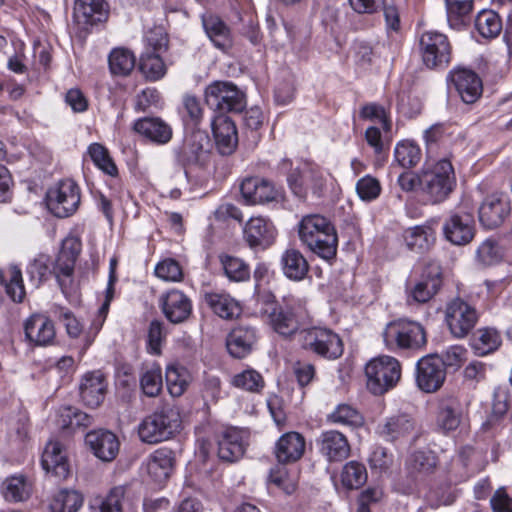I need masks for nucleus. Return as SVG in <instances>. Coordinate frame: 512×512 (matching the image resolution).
Instances as JSON below:
<instances>
[{
  "label": "nucleus",
  "instance_id": "obj_1",
  "mask_svg": "<svg viewBox=\"0 0 512 512\" xmlns=\"http://www.w3.org/2000/svg\"><path fill=\"white\" fill-rule=\"evenodd\" d=\"M297 227L299 240L309 251L326 261L335 258L338 236L328 218L320 214H308L302 217Z\"/></svg>",
  "mask_w": 512,
  "mask_h": 512
},
{
  "label": "nucleus",
  "instance_id": "obj_2",
  "mask_svg": "<svg viewBox=\"0 0 512 512\" xmlns=\"http://www.w3.org/2000/svg\"><path fill=\"white\" fill-rule=\"evenodd\" d=\"M455 186L456 176L449 159H440L422 169V194L428 203L444 202Z\"/></svg>",
  "mask_w": 512,
  "mask_h": 512
},
{
  "label": "nucleus",
  "instance_id": "obj_3",
  "mask_svg": "<svg viewBox=\"0 0 512 512\" xmlns=\"http://www.w3.org/2000/svg\"><path fill=\"white\" fill-rule=\"evenodd\" d=\"M382 337L385 347L390 351L419 350L427 343L424 327L419 322L407 319L389 322Z\"/></svg>",
  "mask_w": 512,
  "mask_h": 512
},
{
  "label": "nucleus",
  "instance_id": "obj_4",
  "mask_svg": "<svg viewBox=\"0 0 512 512\" xmlns=\"http://www.w3.org/2000/svg\"><path fill=\"white\" fill-rule=\"evenodd\" d=\"M180 427L179 411L166 407L146 416L138 426V435L144 443L157 444L170 439Z\"/></svg>",
  "mask_w": 512,
  "mask_h": 512
},
{
  "label": "nucleus",
  "instance_id": "obj_5",
  "mask_svg": "<svg viewBox=\"0 0 512 512\" xmlns=\"http://www.w3.org/2000/svg\"><path fill=\"white\" fill-rule=\"evenodd\" d=\"M402 366L398 359L381 355L365 366L367 388L374 395H382L393 389L401 379Z\"/></svg>",
  "mask_w": 512,
  "mask_h": 512
},
{
  "label": "nucleus",
  "instance_id": "obj_6",
  "mask_svg": "<svg viewBox=\"0 0 512 512\" xmlns=\"http://www.w3.org/2000/svg\"><path fill=\"white\" fill-rule=\"evenodd\" d=\"M303 349L327 360H336L344 352V344L340 336L333 330L324 327H312L299 333Z\"/></svg>",
  "mask_w": 512,
  "mask_h": 512
},
{
  "label": "nucleus",
  "instance_id": "obj_7",
  "mask_svg": "<svg viewBox=\"0 0 512 512\" xmlns=\"http://www.w3.org/2000/svg\"><path fill=\"white\" fill-rule=\"evenodd\" d=\"M206 105L216 115L241 112L245 107L244 94L231 82L215 81L205 89Z\"/></svg>",
  "mask_w": 512,
  "mask_h": 512
},
{
  "label": "nucleus",
  "instance_id": "obj_8",
  "mask_svg": "<svg viewBox=\"0 0 512 512\" xmlns=\"http://www.w3.org/2000/svg\"><path fill=\"white\" fill-rule=\"evenodd\" d=\"M331 175L315 165H307L301 171H293L287 177L288 185L297 197L304 199L308 192L320 197L327 187Z\"/></svg>",
  "mask_w": 512,
  "mask_h": 512
},
{
  "label": "nucleus",
  "instance_id": "obj_9",
  "mask_svg": "<svg viewBox=\"0 0 512 512\" xmlns=\"http://www.w3.org/2000/svg\"><path fill=\"white\" fill-rule=\"evenodd\" d=\"M265 302L271 307L265 310L269 324L275 332L282 336H291L299 328L300 304L284 299L282 304L274 303V296L267 294Z\"/></svg>",
  "mask_w": 512,
  "mask_h": 512
},
{
  "label": "nucleus",
  "instance_id": "obj_10",
  "mask_svg": "<svg viewBox=\"0 0 512 512\" xmlns=\"http://www.w3.org/2000/svg\"><path fill=\"white\" fill-rule=\"evenodd\" d=\"M423 64L430 69L445 68L451 60V46L446 35L427 31L419 40Z\"/></svg>",
  "mask_w": 512,
  "mask_h": 512
},
{
  "label": "nucleus",
  "instance_id": "obj_11",
  "mask_svg": "<svg viewBox=\"0 0 512 512\" xmlns=\"http://www.w3.org/2000/svg\"><path fill=\"white\" fill-rule=\"evenodd\" d=\"M80 204V189L71 179L60 181L47 192V205L59 218L69 217L76 212Z\"/></svg>",
  "mask_w": 512,
  "mask_h": 512
},
{
  "label": "nucleus",
  "instance_id": "obj_12",
  "mask_svg": "<svg viewBox=\"0 0 512 512\" xmlns=\"http://www.w3.org/2000/svg\"><path fill=\"white\" fill-rule=\"evenodd\" d=\"M478 321L476 309L461 298H454L446 304L445 322L450 333L456 338H464Z\"/></svg>",
  "mask_w": 512,
  "mask_h": 512
},
{
  "label": "nucleus",
  "instance_id": "obj_13",
  "mask_svg": "<svg viewBox=\"0 0 512 512\" xmlns=\"http://www.w3.org/2000/svg\"><path fill=\"white\" fill-rule=\"evenodd\" d=\"M209 138L202 131H193L185 136L181 146L174 149L176 161L186 168L203 164L208 156Z\"/></svg>",
  "mask_w": 512,
  "mask_h": 512
},
{
  "label": "nucleus",
  "instance_id": "obj_14",
  "mask_svg": "<svg viewBox=\"0 0 512 512\" xmlns=\"http://www.w3.org/2000/svg\"><path fill=\"white\" fill-rule=\"evenodd\" d=\"M376 431L385 441H404L414 438L417 433V424L411 415L397 413L384 418L378 424Z\"/></svg>",
  "mask_w": 512,
  "mask_h": 512
},
{
  "label": "nucleus",
  "instance_id": "obj_15",
  "mask_svg": "<svg viewBox=\"0 0 512 512\" xmlns=\"http://www.w3.org/2000/svg\"><path fill=\"white\" fill-rule=\"evenodd\" d=\"M446 371L443 362L436 355L421 358L416 366V382L418 387L427 393L437 391L444 383Z\"/></svg>",
  "mask_w": 512,
  "mask_h": 512
},
{
  "label": "nucleus",
  "instance_id": "obj_16",
  "mask_svg": "<svg viewBox=\"0 0 512 512\" xmlns=\"http://www.w3.org/2000/svg\"><path fill=\"white\" fill-rule=\"evenodd\" d=\"M441 286V266L436 261H429L425 265L419 280L411 288L409 298L417 303H426L438 293Z\"/></svg>",
  "mask_w": 512,
  "mask_h": 512
},
{
  "label": "nucleus",
  "instance_id": "obj_17",
  "mask_svg": "<svg viewBox=\"0 0 512 512\" xmlns=\"http://www.w3.org/2000/svg\"><path fill=\"white\" fill-rule=\"evenodd\" d=\"M443 234L453 245L463 246L470 243L475 235L473 214L466 211L453 213L443 225Z\"/></svg>",
  "mask_w": 512,
  "mask_h": 512
},
{
  "label": "nucleus",
  "instance_id": "obj_18",
  "mask_svg": "<svg viewBox=\"0 0 512 512\" xmlns=\"http://www.w3.org/2000/svg\"><path fill=\"white\" fill-rule=\"evenodd\" d=\"M158 302L166 319L173 324L185 322L192 314V301L181 290L171 289L162 293Z\"/></svg>",
  "mask_w": 512,
  "mask_h": 512
},
{
  "label": "nucleus",
  "instance_id": "obj_19",
  "mask_svg": "<svg viewBox=\"0 0 512 512\" xmlns=\"http://www.w3.org/2000/svg\"><path fill=\"white\" fill-rule=\"evenodd\" d=\"M240 191L248 204H264L282 201V193L272 182L260 178L249 177L242 181Z\"/></svg>",
  "mask_w": 512,
  "mask_h": 512
},
{
  "label": "nucleus",
  "instance_id": "obj_20",
  "mask_svg": "<svg viewBox=\"0 0 512 512\" xmlns=\"http://www.w3.org/2000/svg\"><path fill=\"white\" fill-rule=\"evenodd\" d=\"M85 443L92 453L104 462L116 458L120 448L118 437L105 429L92 430L85 436Z\"/></svg>",
  "mask_w": 512,
  "mask_h": 512
},
{
  "label": "nucleus",
  "instance_id": "obj_21",
  "mask_svg": "<svg viewBox=\"0 0 512 512\" xmlns=\"http://www.w3.org/2000/svg\"><path fill=\"white\" fill-rule=\"evenodd\" d=\"M510 211L509 199L503 194L495 193L488 196L480 206L479 221L484 227L493 229L504 222Z\"/></svg>",
  "mask_w": 512,
  "mask_h": 512
},
{
  "label": "nucleus",
  "instance_id": "obj_22",
  "mask_svg": "<svg viewBox=\"0 0 512 512\" xmlns=\"http://www.w3.org/2000/svg\"><path fill=\"white\" fill-rule=\"evenodd\" d=\"M319 452L329 462H340L350 455L347 437L334 429L323 431L317 440Z\"/></svg>",
  "mask_w": 512,
  "mask_h": 512
},
{
  "label": "nucleus",
  "instance_id": "obj_23",
  "mask_svg": "<svg viewBox=\"0 0 512 512\" xmlns=\"http://www.w3.org/2000/svg\"><path fill=\"white\" fill-rule=\"evenodd\" d=\"M211 128L218 151L222 155L233 153L238 143L234 122L227 115H215L211 120Z\"/></svg>",
  "mask_w": 512,
  "mask_h": 512
},
{
  "label": "nucleus",
  "instance_id": "obj_24",
  "mask_svg": "<svg viewBox=\"0 0 512 512\" xmlns=\"http://www.w3.org/2000/svg\"><path fill=\"white\" fill-rule=\"evenodd\" d=\"M449 79L464 103H474L480 97L482 82L475 72L457 69L450 72Z\"/></svg>",
  "mask_w": 512,
  "mask_h": 512
},
{
  "label": "nucleus",
  "instance_id": "obj_25",
  "mask_svg": "<svg viewBox=\"0 0 512 512\" xmlns=\"http://www.w3.org/2000/svg\"><path fill=\"white\" fill-rule=\"evenodd\" d=\"M25 336L37 346H47L53 343L56 331L53 321L44 314H33L25 322Z\"/></svg>",
  "mask_w": 512,
  "mask_h": 512
},
{
  "label": "nucleus",
  "instance_id": "obj_26",
  "mask_svg": "<svg viewBox=\"0 0 512 512\" xmlns=\"http://www.w3.org/2000/svg\"><path fill=\"white\" fill-rule=\"evenodd\" d=\"M175 465L174 452L166 447L151 453L145 461V469L152 481L165 482L171 475Z\"/></svg>",
  "mask_w": 512,
  "mask_h": 512
},
{
  "label": "nucleus",
  "instance_id": "obj_27",
  "mask_svg": "<svg viewBox=\"0 0 512 512\" xmlns=\"http://www.w3.org/2000/svg\"><path fill=\"white\" fill-rule=\"evenodd\" d=\"M257 340V330L254 327L239 325L229 333L226 346L231 356L241 359L253 351Z\"/></svg>",
  "mask_w": 512,
  "mask_h": 512
},
{
  "label": "nucleus",
  "instance_id": "obj_28",
  "mask_svg": "<svg viewBox=\"0 0 512 512\" xmlns=\"http://www.w3.org/2000/svg\"><path fill=\"white\" fill-rule=\"evenodd\" d=\"M247 433L238 428H228L218 442V456L227 462L239 460L245 452Z\"/></svg>",
  "mask_w": 512,
  "mask_h": 512
},
{
  "label": "nucleus",
  "instance_id": "obj_29",
  "mask_svg": "<svg viewBox=\"0 0 512 512\" xmlns=\"http://www.w3.org/2000/svg\"><path fill=\"white\" fill-rule=\"evenodd\" d=\"M435 220H429L422 225L407 228L404 240L409 250L424 253L431 249L436 241Z\"/></svg>",
  "mask_w": 512,
  "mask_h": 512
},
{
  "label": "nucleus",
  "instance_id": "obj_30",
  "mask_svg": "<svg viewBox=\"0 0 512 512\" xmlns=\"http://www.w3.org/2000/svg\"><path fill=\"white\" fill-rule=\"evenodd\" d=\"M41 464L47 473L59 479H65L69 474V464L60 442L50 440L43 451Z\"/></svg>",
  "mask_w": 512,
  "mask_h": 512
},
{
  "label": "nucleus",
  "instance_id": "obj_31",
  "mask_svg": "<svg viewBox=\"0 0 512 512\" xmlns=\"http://www.w3.org/2000/svg\"><path fill=\"white\" fill-rule=\"evenodd\" d=\"M305 451V439L298 432H287L276 442L274 454L279 463L298 461Z\"/></svg>",
  "mask_w": 512,
  "mask_h": 512
},
{
  "label": "nucleus",
  "instance_id": "obj_32",
  "mask_svg": "<svg viewBox=\"0 0 512 512\" xmlns=\"http://www.w3.org/2000/svg\"><path fill=\"white\" fill-rule=\"evenodd\" d=\"M133 128L137 133L157 144L168 143L173 134L171 126L158 117L138 119Z\"/></svg>",
  "mask_w": 512,
  "mask_h": 512
},
{
  "label": "nucleus",
  "instance_id": "obj_33",
  "mask_svg": "<svg viewBox=\"0 0 512 512\" xmlns=\"http://www.w3.org/2000/svg\"><path fill=\"white\" fill-rule=\"evenodd\" d=\"M73 16L83 26H92L107 18L104 0H75Z\"/></svg>",
  "mask_w": 512,
  "mask_h": 512
},
{
  "label": "nucleus",
  "instance_id": "obj_34",
  "mask_svg": "<svg viewBox=\"0 0 512 512\" xmlns=\"http://www.w3.org/2000/svg\"><path fill=\"white\" fill-rule=\"evenodd\" d=\"M244 238L250 247L269 245L275 237L271 222L263 217H251L244 227Z\"/></svg>",
  "mask_w": 512,
  "mask_h": 512
},
{
  "label": "nucleus",
  "instance_id": "obj_35",
  "mask_svg": "<svg viewBox=\"0 0 512 512\" xmlns=\"http://www.w3.org/2000/svg\"><path fill=\"white\" fill-rule=\"evenodd\" d=\"M462 421V408L459 400L449 396L441 400L437 412V427L444 433L455 431Z\"/></svg>",
  "mask_w": 512,
  "mask_h": 512
},
{
  "label": "nucleus",
  "instance_id": "obj_36",
  "mask_svg": "<svg viewBox=\"0 0 512 512\" xmlns=\"http://www.w3.org/2000/svg\"><path fill=\"white\" fill-rule=\"evenodd\" d=\"M280 266L283 274L293 281L303 280L309 272L307 259L295 248H288L282 253Z\"/></svg>",
  "mask_w": 512,
  "mask_h": 512
},
{
  "label": "nucleus",
  "instance_id": "obj_37",
  "mask_svg": "<svg viewBox=\"0 0 512 512\" xmlns=\"http://www.w3.org/2000/svg\"><path fill=\"white\" fill-rule=\"evenodd\" d=\"M204 301L217 316L226 320L239 316L242 310L239 302L224 292H207Z\"/></svg>",
  "mask_w": 512,
  "mask_h": 512
},
{
  "label": "nucleus",
  "instance_id": "obj_38",
  "mask_svg": "<svg viewBox=\"0 0 512 512\" xmlns=\"http://www.w3.org/2000/svg\"><path fill=\"white\" fill-rule=\"evenodd\" d=\"M202 24L207 36L216 48L226 51L232 47L230 30L218 16L205 15L202 18Z\"/></svg>",
  "mask_w": 512,
  "mask_h": 512
},
{
  "label": "nucleus",
  "instance_id": "obj_39",
  "mask_svg": "<svg viewBox=\"0 0 512 512\" xmlns=\"http://www.w3.org/2000/svg\"><path fill=\"white\" fill-rule=\"evenodd\" d=\"M105 393L103 375L100 372L88 373L80 384V396L82 401L90 407L99 406Z\"/></svg>",
  "mask_w": 512,
  "mask_h": 512
},
{
  "label": "nucleus",
  "instance_id": "obj_40",
  "mask_svg": "<svg viewBox=\"0 0 512 512\" xmlns=\"http://www.w3.org/2000/svg\"><path fill=\"white\" fill-rule=\"evenodd\" d=\"M471 345L477 355L485 356L499 348L501 335L494 328H481L474 334Z\"/></svg>",
  "mask_w": 512,
  "mask_h": 512
},
{
  "label": "nucleus",
  "instance_id": "obj_41",
  "mask_svg": "<svg viewBox=\"0 0 512 512\" xmlns=\"http://www.w3.org/2000/svg\"><path fill=\"white\" fill-rule=\"evenodd\" d=\"M165 377L168 391L173 397L181 396L192 381L190 372L185 367L175 364L167 366Z\"/></svg>",
  "mask_w": 512,
  "mask_h": 512
},
{
  "label": "nucleus",
  "instance_id": "obj_42",
  "mask_svg": "<svg viewBox=\"0 0 512 512\" xmlns=\"http://www.w3.org/2000/svg\"><path fill=\"white\" fill-rule=\"evenodd\" d=\"M327 421L335 424L346 426L350 428H358L364 425V417L353 406L342 403L335 407V409L328 414Z\"/></svg>",
  "mask_w": 512,
  "mask_h": 512
},
{
  "label": "nucleus",
  "instance_id": "obj_43",
  "mask_svg": "<svg viewBox=\"0 0 512 512\" xmlns=\"http://www.w3.org/2000/svg\"><path fill=\"white\" fill-rule=\"evenodd\" d=\"M32 492V484L22 474L13 475L5 480L3 495L10 502H22L27 500Z\"/></svg>",
  "mask_w": 512,
  "mask_h": 512
},
{
  "label": "nucleus",
  "instance_id": "obj_44",
  "mask_svg": "<svg viewBox=\"0 0 512 512\" xmlns=\"http://www.w3.org/2000/svg\"><path fill=\"white\" fill-rule=\"evenodd\" d=\"M421 149L414 141L403 140L394 148V160L402 168L415 167L421 160Z\"/></svg>",
  "mask_w": 512,
  "mask_h": 512
},
{
  "label": "nucleus",
  "instance_id": "obj_45",
  "mask_svg": "<svg viewBox=\"0 0 512 512\" xmlns=\"http://www.w3.org/2000/svg\"><path fill=\"white\" fill-rule=\"evenodd\" d=\"M134 54L125 48L113 49L108 57L109 69L113 75L127 76L135 67Z\"/></svg>",
  "mask_w": 512,
  "mask_h": 512
},
{
  "label": "nucleus",
  "instance_id": "obj_46",
  "mask_svg": "<svg viewBox=\"0 0 512 512\" xmlns=\"http://www.w3.org/2000/svg\"><path fill=\"white\" fill-rule=\"evenodd\" d=\"M163 386L161 367L152 363L145 366L140 376V387L148 397H157Z\"/></svg>",
  "mask_w": 512,
  "mask_h": 512
},
{
  "label": "nucleus",
  "instance_id": "obj_47",
  "mask_svg": "<svg viewBox=\"0 0 512 512\" xmlns=\"http://www.w3.org/2000/svg\"><path fill=\"white\" fill-rule=\"evenodd\" d=\"M139 69L151 81L159 80L166 73V66L159 52L144 51L140 56Z\"/></svg>",
  "mask_w": 512,
  "mask_h": 512
},
{
  "label": "nucleus",
  "instance_id": "obj_48",
  "mask_svg": "<svg viewBox=\"0 0 512 512\" xmlns=\"http://www.w3.org/2000/svg\"><path fill=\"white\" fill-rule=\"evenodd\" d=\"M83 504L82 495L75 490H61L57 492L51 503L52 512H77Z\"/></svg>",
  "mask_w": 512,
  "mask_h": 512
},
{
  "label": "nucleus",
  "instance_id": "obj_49",
  "mask_svg": "<svg viewBox=\"0 0 512 512\" xmlns=\"http://www.w3.org/2000/svg\"><path fill=\"white\" fill-rule=\"evenodd\" d=\"M368 475L364 464L352 460L347 462L341 472V482L348 489H358L367 481Z\"/></svg>",
  "mask_w": 512,
  "mask_h": 512
},
{
  "label": "nucleus",
  "instance_id": "obj_50",
  "mask_svg": "<svg viewBox=\"0 0 512 512\" xmlns=\"http://www.w3.org/2000/svg\"><path fill=\"white\" fill-rule=\"evenodd\" d=\"M475 27L484 38H494L502 30L499 15L492 10H482L475 19Z\"/></svg>",
  "mask_w": 512,
  "mask_h": 512
},
{
  "label": "nucleus",
  "instance_id": "obj_51",
  "mask_svg": "<svg viewBox=\"0 0 512 512\" xmlns=\"http://www.w3.org/2000/svg\"><path fill=\"white\" fill-rule=\"evenodd\" d=\"M436 456L431 451H416L407 460V469L411 476L425 475L436 467Z\"/></svg>",
  "mask_w": 512,
  "mask_h": 512
},
{
  "label": "nucleus",
  "instance_id": "obj_52",
  "mask_svg": "<svg viewBox=\"0 0 512 512\" xmlns=\"http://www.w3.org/2000/svg\"><path fill=\"white\" fill-rule=\"evenodd\" d=\"M224 273L230 281L243 282L250 278L249 266L240 258L229 255L220 256Z\"/></svg>",
  "mask_w": 512,
  "mask_h": 512
},
{
  "label": "nucleus",
  "instance_id": "obj_53",
  "mask_svg": "<svg viewBox=\"0 0 512 512\" xmlns=\"http://www.w3.org/2000/svg\"><path fill=\"white\" fill-rule=\"evenodd\" d=\"M231 384L239 389L258 393L265 385L262 375L254 369L244 370L233 376Z\"/></svg>",
  "mask_w": 512,
  "mask_h": 512
},
{
  "label": "nucleus",
  "instance_id": "obj_54",
  "mask_svg": "<svg viewBox=\"0 0 512 512\" xmlns=\"http://www.w3.org/2000/svg\"><path fill=\"white\" fill-rule=\"evenodd\" d=\"M88 152L93 163L104 173L110 176L117 175V167L104 146L98 143H93L89 146Z\"/></svg>",
  "mask_w": 512,
  "mask_h": 512
},
{
  "label": "nucleus",
  "instance_id": "obj_55",
  "mask_svg": "<svg viewBox=\"0 0 512 512\" xmlns=\"http://www.w3.org/2000/svg\"><path fill=\"white\" fill-rule=\"evenodd\" d=\"M8 273L9 280L5 285L6 293L13 302L20 303L26 295L21 269L16 265H11Z\"/></svg>",
  "mask_w": 512,
  "mask_h": 512
},
{
  "label": "nucleus",
  "instance_id": "obj_56",
  "mask_svg": "<svg viewBox=\"0 0 512 512\" xmlns=\"http://www.w3.org/2000/svg\"><path fill=\"white\" fill-rule=\"evenodd\" d=\"M477 261L483 266H491L502 260L501 247L493 240H485L476 251Z\"/></svg>",
  "mask_w": 512,
  "mask_h": 512
},
{
  "label": "nucleus",
  "instance_id": "obj_57",
  "mask_svg": "<svg viewBox=\"0 0 512 512\" xmlns=\"http://www.w3.org/2000/svg\"><path fill=\"white\" fill-rule=\"evenodd\" d=\"M76 260L58 255L54 267V273L63 293H66L72 282Z\"/></svg>",
  "mask_w": 512,
  "mask_h": 512
},
{
  "label": "nucleus",
  "instance_id": "obj_58",
  "mask_svg": "<svg viewBox=\"0 0 512 512\" xmlns=\"http://www.w3.org/2000/svg\"><path fill=\"white\" fill-rule=\"evenodd\" d=\"M269 485H273L283 493L290 495L297 487L296 480L289 475L283 467L271 469L269 474Z\"/></svg>",
  "mask_w": 512,
  "mask_h": 512
},
{
  "label": "nucleus",
  "instance_id": "obj_59",
  "mask_svg": "<svg viewBox=\"0 0 512 512\" xmlns=\"http://www.w3.org/2000/svg\"><path fill=\"white\" fill-rule=\"evenodd\" d=\"M158 278L167 282H180L183 279V271L180 264L171 258L159 262L155 267Z\"/></svg>",
  "mask_w": 512,
  "mask_h": 512
},
{
  "label": "nucleus",
  "instance_id": "obj_60",
  "mask_svg": "<svg viewBox=\"0 0 512 512\" xmlns=\"http://www.w3.org/2000/svg\"><path fill=\"white\" fill-rule=\"evenodd\" d=\"M356 191L361 200L370 202L379 197L381 185L376 178L366 175L357 181Z\"/></svg>",
  "mask_w": 512,
  "mask_h": 512
},
{
  "label": "nucleus",
  "instance_id": "obj_61",
  "mask_svg": "<svg viewBox=\"0 0 512 512\" xmlns=\"http://www.w3.org/2000/svg\"><path fill=\"white\" fill-rule=\"evenodd\" d=\"M360 116L363 119L379 122L384 131H390L391 122L385 108L381 105L370 103L362 107Z\"/></svg>",
  "mask_w": 512,
  "mask_h": 512
},
{
  "label": "nucleus",
  "instance_id": "obj_62",
  "mask_svg": "<svg viewBox=\"0 0 512 512\" xmlns=\"http://www.w3.org/2000/svg\"><path fill=\"white\" fill-rule=\"evenodd\" d=\"M50 258L46 254H39L33 259L28 265L27 272L30 276L31 281L38 286L44 279H46L49 273Z\"/></svg>",
  "mask_w": 512,
  "mask_h": 512
},
{
  "label": "nucleus",
  "instance_id": "obj_63",
  "mask_svg": "<svg viewBox=\"0 0 512 512\" xmlns=\"http://www.w3.org/2000/svg\"><path fill=\"white\" fill-rule=\"evenodd\" d=\"M508 409L507 404V396L503 392H498L494 394L492 411L488 419L483 423L482 428L484 430H489L494 427L497 422L503 417Z\"/></svg>",
  "mask_w": 512,
  "mask_h": 512
},
{
  "label": "nucleus",
  "instance_id": "obj_64",
  "mask_svg": "<svg viewBox=\"0 0 512 512\" xmlns=\"http://www.w3.org/2000/svg\"><path fill=\"white\" fill-rule=\"evenodd\" d=\"M126 495V487H113L108 495L102 500L99 510L100 512H122V501Z\"/></svg>",
  "mask_w": 512,
  "mask_h": 512
}]
</instances>
